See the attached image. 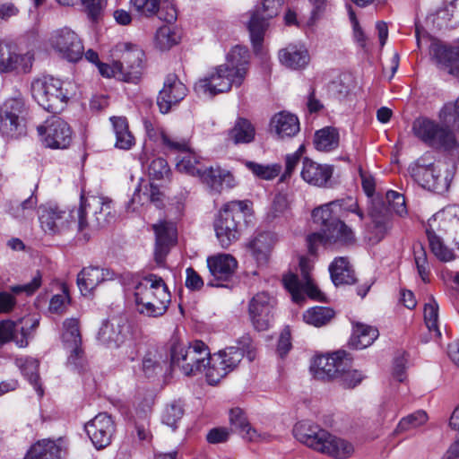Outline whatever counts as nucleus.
Here are the masks:
<instances>
[{"label": "nucleus", "instance_id": "63", "mask_svg": "<svg viewBox=\"0 0 459 459\" xmlns=\"http://www.w3.org/2000/svg\"><path fill=\"white\" fill-rule=\"evenodd\" d=\"M135 10L145 17L159 14L160 0H131Z\"/></svg>", "mask_w": 459, "mask_h": 459}, {"label": "nucleus", "instance_id": "29", "mask_svg": "<svg viewBox=\"0 0 459 459\" xmlns=\"http://www.w3.org/2000/svg\"><path fill=\"white\" fill-rule=\"evenodd\" d=\"M333 167L326 164H319L308 158H305L300 172L301 178L307 183L316 186H325L333 176Z\"/></svg>", "mask_w": 459, "mask_h": 459}, {"label": "nucleus", "instance_id": "39", "mask_svg": "<svg viewBox=\"0 0 459 459\" xmlns=\"http://www.w3.org/2000/svg\"><path fill=\"white\" fill-rule=\"evenodd\" d=\"M255 127L247 118L238 117L229 130L228 139L234 144H248L255 140Z\"/></svg>", "mask_w": 459, "mask_h": 459}, {"label": "nucleus", "instance_id": "52", "mask_svg": "<svg viewBox=\"0 0 459 459\" xmlns=\"http://www.w3.org/2000/svg\"><path fill=\"white\" fill-rule=\"evenodd\" d=\"M178 34L169 25L161 26L155 34V46L160 50H169L179 42Z\"/></svg>", "mask_w": 459, "mask_h": 459}, {"label": "nucleus", "instance_id": "53", "mask_svg": "<svg viewBox=\"0 0 459 459\" xmlns=\"http://www.w3.org/2000/svg\"><path fill=\"white\" fill-rule=\"evenodd\" d=\"M428 420V415L424 411H417L406 417H403L398 423L395 432L408 431L424 425Z\"/></svg>", "mask_w": 459, "mask_h": 459}, {"label": "nucleus", "instance_id": "30", "mask_svg": "<svg viewBox=\"0 0 459 459\" xmlns=\"http://www.w3.org/2000/svg\"><path fill=\"white\" fill-rule=\"evenodd\" d=\"M276 242L273 232L263 231L255 235L247 243V247L258 264L268 262L272 249Z\"/></svg>", "mask_w": 459, "mask_h": 459}, {"label": "nucleus", "instance_id": "20", "mask_svg": "<svg viewBox=\"0 0 459 459\" xmlns=\"http://www.w3.org/2000/svg\"><path fill=\"white\" fill-rule=\"evenodd\" d=\"M275 299L268 292L256 293L249 301L248 312L254 327L258 331L269 328L273 318Z\"/></svg>", "mask_w": 459, "mask_h": 459}, {"label": "nucleus", "instance_id": "7", "mask_svg": "<svg viewBox=\"0 0 459 459\" xmlns=\"http://www.w3.org/2000/svg\"><path fill=\"white\" fill-rule=\"evenodd\" d=\"M251 202L231 201L219 211L213 221L216 238L222 248H228L240 237L241 221L251 215Z\"/></svg>", "mask_w": 459, "mask_h": 459}, {"label": "nucleus", "instance_id": "45", "mask_svg": "<svg viewBox=\"0 0 459 459\" xmlns=\"http://www.w3.org/2000/svg\"><path fill=\"white\" fill-rule=\"evenodd\" d=\"M60 452L54 441L43 439L31 446L24 459H59Z\"/></svg>", "mask_w": 459, "mask_h": 459}, {"label": "nucleus", "instance_id": "51", "mask_svg": "<svg viewBox=\"0 0 459 459\" xmlns=\"http://www.w3.org/2000/svg\"><path fill=\"white\" fill-rule=\"evenodd\" d=\"M333 316L334 311L330 307H315L307 310L303 318L307 324L318 327L330 322Z\"/></svg>", "mask_w": 459, "mask_h": 459}, {"label": "nucleus", "instance_id": "21", "mask_svg": "<svg viewBox=\"0 0 459 459\" xmlns=\"http://www.w3.org/2000/svg\"><path fill=\"white\" fill-rule=\"evenodd\" d=\"M38 212L40 227L47 234H62L70 227L71 213L60 209L56 204H41Z\"/></svg>", "mask_w": 459, "mask_h": 459}, {"label": "nucleus", "instance_id": "55", "mask_svg": "<svg viewBox=\"0 0 459 459\" xmlns=\"http://www.w3.org/2000/svg\"><path fill=\"white\" fill-rule=\"evenodd\" d=\"M148 175L152 179L161 180L169 178L170 169L167 160L161 157H152L147 164Z\"/></svg>", "mask_w": 459, "mask_h": 459}, {"label": "nucleus", "instance_id": "42", "mask_svg": "<svg viewBox=\"0 0 459 459\" xmlns=\"http://www.w3.org/2000/svg\"><path fill=\"white\" fill-rule=\"evenodd\" d=\"M0 134L7 139H17L26 134V120L0 112Z\"/></svg>", "mask_w": 459, "mask_h": 459}, {"label": "nucleus", "instance_id": "58", "mask_svg": "<svg viewBox=\"0 0 459 459\" xmlns=\"http://www.w3.org/2000/svg\"><path fill=\"white\" fill-rule=\"evenodd\" d=\"M424 320L429 331L436 332L440 335L438 329V305L433 297H430L424 307Z\"/></svg>", "mask_w": 459, "mask_h": 459}, {"label": "nucleus", "instance_id": "57", "mask_svg": "<svg viewBox=\"0 0 459 459\" xmlns=\"http://www.w3.org/2000/svg\"><path fill=\"white\" fill-rule=\"evenodd\" d=\"M160 139L164 148L179 155L190 148L188 141L186 139L169 134L164 131L160 132Z\"/></svg>", "mask_w": 459, "mask_h": 459}, {"label": "nucleus", "instance_id": "38", "mask_svg": "<svg viewBox=\"0 0 459 459\" xmlns=\"http://www.w3.org/2000/svg\"><path fill=\"white\" fill-rule=\"evenodd\" d=\"M162 200V193L159 187L153 184H145L143 186L141 185L135 189L130 202L127 204V210L134 212L136 208L134 206L135 204L140 205L145 204L147 202L154 204L159 206Z\"/></svg>", "mask_w": 459, "mask_h": 459}, {"label": "nucleus", "instance_id": "5", "mask_svg": "<svg viewBox=\"0 0 459 459\" xmlns=\"http://www.w3.org/2000/svg\"><path fill=\"white\" fill-rule=\"evenodd\" d=\"M78 238L87 242L92 232L113 222L116 212L112 201L103 196H81V206L77 211Z\"/></svg>", "mask_w": 459, "mask_h": 459}, {"label": "nucleus", "instance_id": "6", "mask_svg": "<svg viewBox=\"0 0 459 459\" xmlns=\"http://www.w3.org/2000/svg\"><path fill=\"white\" fill-rule=\"evenodd\" d=\"M310 370L318 379H338L344 388H354L365 377L360 371L351 368V358L344 351L316 357Z\"/></svg>", "mask_w": 459, "mask_h": 459}, {"label": "nucleus", "instance_id": "44", "mask_svg": "<svg viewBox=\"0 0 459 459\" xmlns=\"http://www.w3.org/2000/svg\"><path fill=\"white\" fill-rule=\"evenodd\" d=\"M110 121L116 135V147L129 150L134 144V137L128 129L126 119L121 117H113Z\"/></svg>", "mask_w": 459, "mask_h": 459}, {"label": "nucleus", "instance_id": "35", "mask_svg": "<svg viewBox=\"0 0 459 459\" xmlns=\"http://www.w3.org/2000/svg\"><path fill=\"white\" fill-rule=\"evenodd\" d=\"M198 177H200L202 181L216 193H220L223 189L224 186L229 188L234 186V178L232 175L219 167H211L204 170L202 169Z\"/></svg>", "mask_w": 459, "mask_h": 459}, {"label": "nucleus", "instance_id": "37", "mask_svg": "<svg viewBox=\"0 0 459 459\" xmlns=\"http://www.w3.org/2000/svg\"><path fill=\"white\" fill-rule=\"evenodd\" d=\"M32 59V55L30 53H27L24 56H18L12 51L11 46L9 44L0 41L1 73L12 72L18 68L20 62L27 60L30 63L29 65L25 64V65L22 67V70L25 72L29 66H31Z\"/></svg>", "mask_w": 459, "mask_h": 459}, {"label": "nucleus", "instance_id": "34", "mask_svg": "<svg viewBox=\"0 0 459 459\" xmlns=\"http://www.w3.org/2000/svg\"><path fill=\"white\" fill-rule=\"evenodd\" d=\"M280 62L290 69H302L309 62V55L303 45H289L279 51Z\"/></svg>", "mask_w": 459, "mask_h": 459}, {"label": "nucleus", "instance_id": "41", "mask_svg": "<svg viewBox=\"0 0 459 459\" xmlns=\"http://www.w3.org/2000/svg\"><path fill=\"white\" fill-rule=\"evenodd\" d=\"M378 330L368 325L356 323L353 325V332L351 337V344L359 350L370 346L378 337Z\"/></svg>", "mask_w": 459, "mask_h": 459}, {"label": "nucleus", "instance_id": "61", "mask_svg": "<svg viewBox=\"0 0 459 459\" xmlns=\"http://www.w3.org/2000/svg\"><path fill=\"white\" fill-rule=\"evenodd\" d=\"M218 353L221 355L229 373L238 367L244 357L243 351L238 347H228Z\"/></svg>", "mask_w": 459, "mask_h": 459}, {"label": "nucleus", "instance_id": "10", "mask_svg": "<svg viewBox=\"0 0 459 459\" xmlns=\"http://www.w3.org/2000/svg\"><path fill=\"white\" fill-rule=\"evenodd\" d=\"M455 167L451 162L438 160L429 165L416 164L411 173L423 188L442 194L448 190Z\"/></svg>", "mask_w": 459, "mask_h": 459}, {"label": "nucleus", "instance_id": "3", "mask_svg": "<svg viewBox=\"0 0 459 459\" xmlns=\"http://www.w3.org/2000/svg\"><path fill=\"white\" fill-rule=\"evenodd\" d=\"M437 232L449 235L459 247V206L451 205L439 211L429 220L426 228L429 247L435 256L443 262L452 261L454 252L444 245Z\"/></svg>", "mask_w": 459, "mask_h": 459}, {"label": "nucleus", "instance_id": "47", "mask_svg": "<svg viewBox=\"0 0 459 459\" xmlns=\"http://www.w3.org/2000/svg\"><path fill=\"white\" fill-rule=\"evenodd\" d=\"M17 324L11 320H3L0 322V346L13 340L19 347H26L28 342V332L22 328L21 337L15 334Z\"/></svg>", "mask_w": 459, "mask_h": 459}, {"label": "nucleus", "instance_id": "54", "mask_svg": "<svg viewBox=\"0 0 459 459\" xmlns=\"http://www.w3.org/2000/svg\"><path fill=\"white\" fill-rule=\"evenodd\" d=\"M246 166L255 177L264 180L275 178L280 174L281 169L277 164L263 165L254 161H247Z\"/></svg>", "mask_w": 459, "mask_h": 459}, {"label": "nucleus", "instance_id": "27", "mask_svg": "<svg viewBox=\"0 0 459 459\" xmlns=\"http://www.w3.org/2000/svg\"><path fill=\"white\" fill-rule=\"evenodd\" d=\"M41 273L37 272L30 282L12 286V293L0 291V314H7L13 311L16 305V299L13 294L25 293L27 296H30L41 286Z\"/></svg>", "mask_w": 459, "mask_h": 459}, {"label": "nucleus", "instance_id": "17", "mask_svg": "<svg viewBox=\"0 0 459 459\" xmlns=\"http://www.w3.org/2000/svg\"><path fill=\"white\" fill-rule=\"evenodd\" d=\"M310 253H315L318 243L324 245L351 246L355 243V234L351 227L338 219L329 228L307 236Z\"/></svg>", "mask_w": 459, "mask_h": 459}, {"label": "nucleus", "instance_id": "16", "mask_svg": "<svg viewBox=\"0 0 459 459\" xmlns=\"http://www.w3.org/2000/svg\"><path fill=\"white\" fill-rule=\"evenodd\" d=\"M37 131L48 148L66 149L72 143V129L60 117H49L37 127Z\"/></svg>", "mask_w": 459, "mask_h": 459}, {"label": "nucleus", "instance_id": "48", "mask_svg": "<svg viewBox=\"0 0 459 459\" xmlns=\"http://www.w3.org/2000/svg\"><path fill=\"white\" fill-rule=\"evenodd\" d=\"M0 112L27 120L29 108L24 98L18 94L15 97L6 99L0 106Z\"/></svg>", "mask_w": 459, "mask_h": 459}, {"label": "nucleus", "instance_id": "62", "mask_svg": "<svg viewBox=\"0 0 459 459\" xmlns=\"http://www.w3.org/2000/svg\"><path fill=\"white\" fill-rule=\"evenodd\" d=\"M414 260L420 277L423 281H426L429 270L426 251L420 244L414 247Z\"/></svg>", "mask_w": 459, "mask_h": 459}, {"label": "nucleus", "instance_id": "26", "mask_svg": "<svg viewBox=\"0 0 459 459\" xmlns=\"http://www.w3.org/2000/svg\"><path fill=\"white\" fill-rule=\"evenodd\" d=\"M115 275L116 273L108 268L85 267L77 275V285L81 293L87 296L101 282L113 280Z\"/></svg>", "mask_w": 459, "mask_h": 459}, {"label": "nucleus", "instance_id": "9", "mask_svg": "<svg viewBox=\"0 0 459 459\" xmlns=\"http://www.w3.org/2000/svg\"><path fill=\"white\" fill-rule=\"evenodd\" d=\"M59 79L44 75L32 81L30 85L31 96L45 110L51 113L61 112L67 104L70 97Z\"/></svg>", "mask_w": 459, "mask_h": 459}, {"label": "nucleus", "instance_id": "22", "mask_svg": "<svg viewBox=\"0 0 459 459\" xmlns=\"http://www.w3.org/2000/svg\"><path fill=\"white\" fill-rule=\"evenodd\" d=\"M84 429L93 446L100 450L110 444L115 424L110 415L102 412L87 422Z\"/></svg>", "mask_w": 459, "mask_h": 459}, {"label": "nucleus", "instance_id": "40", "mask_svg": "<svg viewBox=\"0 0 459 459\" xmlns=\"http://www.w3.org/2000/svg\"><path fill=\"white\" fill-rule=\"evenodd\" d=\"M339 142V131L333 126H325L315 133L314 145L319 152H332L338 148Z\"/></svg>", "mask_w": 459, "mask_h": 459}, {"label": "nucleus", "instance_id": "24", "mask_svg": "<svg viewBox=\"0 0 459 459\" xmlns=\"http://www.w3.org/2000/svg\"><path fill=\"white\" fill-rule=\"evenodd\" d=\"M130 333V325L125 316H116L106 322L98 333L100 342L110 348H117L123 344Z\"/></svg>", "mask_w": 459, "mask_h": 459}, {"label": "nucleus", "instance_id": "56", "mask_svg": "<svg viewBox=\"0 0 459 459\" xmlns=\"http://www.w3.org/2000/svg\"><path fill=\"white\" fill-rule=\"evenodd\" d=\"M38 204V198L34 194L15 206L10 209L11 214L19 220H25L32 216L33 211Z\"/></svg>", "mask_w": 459, "mask_h": 459}, {"label": "nucleus", "instance_id": "13", "mask_svg": "<svg viewBox=\"0 0 459 459\" xmlns=\"http://www.w3.org/2000/svg\"><path fill=\"white\" fill-rule=\"evenodd\" d=\"M299 267L301 279L295 273H288L282 279L284 287L291 293L293 300L297 303L302 302L305 299V295L313 299H320L321 291L310 277L313 265L309 259L301 257Z\"/></svg>", "mask_w": 459, "mask_h": 459}, {"label": "nucleus", "instance_id": "2", "mask_svg": "<svg viewBox=\"0 0 459 459\" xmlns=\"http://www.w3.org/2000/svg\"><path fill=\"white\" fill-rule=\"evenodd\" d=\"M136 310L145 316H163L171 301V295L164 280L153 273L143 277L134 286Z\"/></svg>", "mask_w": 459, "mask_h": 459}, {"label": "nucleus", "instance_id": "1", "mask_svg": "<svg viewBox=\"0 0 459 459\" xmlns=\"http://www.w3.org/2000/svg\"><path fill=\"white\" fill-rule=\"evenodd\" d=\"M249 53L246 48L236 46L227 56L225 64L212 68L195 84L199 96L213 97L229 91L232 86L239 87L248 71Z\"/></svg>", "mask_w": 459, "mask_h": 459}, {"label": "nucleus", "instance_id": "18", "mask_svg": "<svg viewBox=\"0 0 459 459\" xmlns=\"http://www.w3.org/2000/svg\"><path fill=\"white\" fill-rule=\"evenodd\" d=\"M50 47L64 59L75 63L83 56V45L79 36L70 28L54 30L49 39Z\"/></svg>", "mask_w": 459, "mask_h": 459}, {"label": "nucleus", "instance_id": "50", "mask_svg": "<svg viewBox=\"0 0 459 459\" xmlns=\"http://www.w3.org/2000/svg\"><path fill=\"white\" fill-rule=\"evenodd\" d=\"M176 168L179 172L191 176H199L202 171L198 157L190 148L178 157Z\"/></svg>", "mask_w": 459, "mask_h": 459}, {"label": "nucleus", "instance_id": "60", "mask_svg": "<svg viewBox=\"0 0 459 459\" xmlns=\"http://www.w3.org/2000/svg\"><path fill=\"white\" fill-rule=\"evenodd\" d=\"M82 3L84 12L91 22H98L102 19L107 5L106 0H82Z\"/></svg>", "mask_w": 459, "mask_h": 459}, {"label": "nucleus", "instance_id": "8", "mask_svg": "<svg viewBox=\"0 0 459 459\" xmlns=\"http://www.w3.org/2000/svg\"><path fill=\"white\" fill-rule=\"evenodd\" d=\"M209 354L208 346L199 340L191 342L188 346L175 343L170 351L171 367L178 368L185 376H195L205 371Z\"/></svg>", "mask_w": 459, "mask_h": 459}, {"label": "nucleus", "instance_id": "28", "mask_svg": "<svg viewBox=\"0 0 459 459\" xmlns=\"http://www.w3.org/2000/svg\"><path fill=\"white\" fill-rule=\"evenodd\" d=\"M371 218V232L377 242L382 240L392 228V217L389 210L380 200L373 202L369 211Z\"/></svg>", "mask_w": 459, "mask_h": 459}, {"label": "nucleus", "instance_id": "59", "mask_svg": "<svg viewBox=\"0 0 459 459\" xmlns=\"http://www.w3.org/2000/svg\"><path fill=\"white\" fill-rule=\"evenodd\" d=\"M183 415V406L179 403H172L165 408L162 414V422L176 429L178 422L182 419Z\"/></svg>", "mask_w": 459, "mask_h": 459}, {"label": "nucleus", "instance_id": "4", "mask_svg": "<svg viewBox=\"0 0 459 459\" xmlns=\"http://www.w3.org/2000/svg\"><path fill=\"white\" fill-rule=\"evenodd\" d=\"M293 434L307 446L336 459L348 458L354 452L351 443L330 434L318 425L299 422L294 426Z\"/></svg>", "mask_w": 459, "mask_h": 459}, {"label": "nucleus", "instance_id": "12", "mask_svg": "<svg viewBox=\"0 0 459 459\" xmlns=\"http://www.w3.org/2000/svg\"><path fill=\"white\" fill-rule=\"evenodd\" d=\"M112 55L118 58L117 69L122 73V81L136 82L143 71V51L137 45L122 42L116 45Z\"/></svg>", "mask_w": 459, "mask_h": 459}, {"label": "nucleus", "instance_id": "46", "mask_svg": "<svg viewBox=\"0 0 459 459\" xmlns=\"http://www.w3.org/2000/svg\"><path fill=\"white\" fill-rule=\"evenodd\" d=\"M224 365V360L218 352L213 355L209 354L205 368V377L209 385H216L229 374V369Z\"/></svg>", "mask_w": 459, "mask_h": 459}, {"label": "nucleus", "instance_id": "43", "mask_svg": "<svg viewBox=\"0 0 459 459\" xmlns=\"http://www.w3.org/2000/svg\"><path fill=\"white\" fill-rule=\"evenodd\" d=\"M337 205H342V204L337 201H333L316 207L312 211L313 221L320 227V231L325 228H329L332 223L339 219Z\"/></svg>", "mask_w": 459, "mask_h": 459}, {"label": "nucleus", "instance_id": "25", "mask_svg": "<svg viewBox=\"0 0 459 459\" xmlns=\"http://www.w3.org/2000/svg\"><path fill=\"white\" fill-rule=\"evenodd\" d=\"M155 233L154 256L157 264H163L170 247L177 241V229L173 222L160 221L152 225Z\"/></svg>", "mask_w": 459, "mask_h": 459}, {"label": "nucleus", "instance_id": "15", "mask_svg": "<svg viewBox=\"0 0 459 459\" xmlns=\"http://www.w3.org/2000/svg\"><path fill=\"white\" fill-rule=\"evenodd\" d=\"M281 4L282 0H262L261 4L252 13L248 30L255 51L261 49L268 26L267 21L279 13Z\"/></svg>", "mask_w": 459, "mask_h": 459}, {"label": "nucleus", "instance_id": "19", "mask_svg": "<svg viewBox=\"0 0 459 459\" xmlns=\"http://www.w3.org/2000/svg\"><path fill=\"white\" fill-rule=\"evenodd\" d=\"M207 267L210 273L207 285L227 288L235 275L238 262L231 255L218 254L207 258Z\"/></svg>", "mask_w": 459, "mask_h": 459}, {"label": "nucleus", "instance_id": "11", "mask_svg": "<svg viewBox=\"0 0 459 459\" xmlns=\"http://www.w3.org/2000/svg\"><path fill=\"white\" fill-rule=\"evenodd\" d=\"M412 131L416 137L432 148L454 151L457 147L455 136L450 129L427 117L417 118Z\"/></svg>", "mask_w": 459, "mask_h": 459}, {"label": "nucleus", "instance_id": "33", "mask_svg": "<svg viewBox=\"0 0 459 459\" xmlns=\"http://www.w3.org/2000/svg\"><path fill=\"white\" fill-rule=\"evenodd\" d=\"M430 54L437 63L447 68L450 74L459 76V45L456 48H447L439 43H432Z\"/></svg>", "mask_w": 459, "mask_h": 459}, {"label": "nucleus", "instance_id": "49", "mask_svg": "<svg viewBox=\"0 0 459 459\" xmlns=\"http://www.w3.org/2000/svg\"><path fill=\"white\" fill-rule=\"evenodd\" d=\"M16 362L20 367L22 374L29 379L30 383L34 386L39 397H41L43 395V389L39 384V361L35 359L27 358L25 359H19Z\"/></svg>", "mask_w": 459, "mask_h": 459}, {"label": "nucleus", "instance_id": "23", "mask_svg": "<svg viewBox=\"0 0 459 459\" xmlns=\"http://www.w3.org/2000/svg\"><path fill=\"white\" fill-rule=\"evenodd\" d=\"M187 88L179 81L176 74H169L164 82L163 88L160 91L157 104L162 114L169 113L174 106H177L186 96Z\"/></svg>", "mask_w": 459, "mask_h": 459}, {"label": "nucleus", "instance_id": "31", "mask_svg": "<svg viewBox=\"0 0 459 459\" xmlns=\"http://www.w3.org/2000/svg\"><path fill=\"white\" fill-rule=\"evenodd\" d=\"M230 422L232 429L247 441L258 442L266 439L265 434L258 433L255 429L251 427L244 411L239 408L230 410Z\"/></svg>", "mask_w": 459, "mask_h": 459}, {"label": "nucleus", "instance_id": "36", "mask_svg": "<svg viewBox=\"0 0 459 459\" xmlns=\"http://www.w3.org/2000/svg\"><path fill=\"white\" fill-rule=\"evenodd\" d=\"M329 272L335 286L351 285L357 281L354 270L347 257H336L329 265Z\"/></svg>", "mask_w": 459, "mask_h": 459}, {"label": "nucleus", "instance_id": "32", "mask_svg": "<svg viewBox=\"0 0 459 459\" xmlns=\"http://www.w3.org/2000/svg\"><path fill=\"white\" fill-rule=\"evenodd\" d=\"M270 127L279 138L293 137L299 132V121L295 115L281 111L272 117Z\"/></svg>", "mask_w": 459, "mask_h": 459}, {"label": "nucleus", "instance_id": "64", "mask_svg": "<svg viewBox=\"0 0 459 459\" xmlns=\"http://www.w3.org/2000/svg\"><path fill=\"white\" fill-rule=\"evenodd\" d=\"M385 199L394 213L399 216L407 214L405 197L402 194L389 190L385 194Z\"/></svg>", "mask_w": 459, "mask_h": 459}, {"label": "nucleus", "instance_id": "14", "mask_svg": "<svg viewBox=\"0 0 459 459\" xmlns=\"http://www.w3.org/2000/svg\"><path fill=\"white\" fill-rule=\"evenodd\" d=\"M62 341L65 349L69 353L66 364L69 368L82 372L86 367L84 350L82 346L79 321L76 318H67L63 322Z\"/></svg>", "mask_w": 459, "mask_h": 459}]
</instances>
